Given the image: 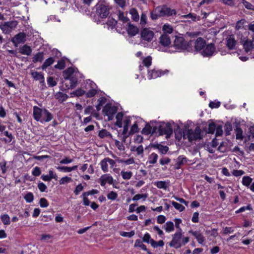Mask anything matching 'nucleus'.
<instances>
[{"instance_id":"obj_44","label":"nucleus","mask_w":254,"mask_h":254,"mask_svg":"<svg viewBox=\"0 0 254 254\" xmlns=\"http://www.w3.org/2000/svg\"><path fill=\"white\" fill-rule=\"evenodd\" d=\"M115 144L116 146L120 151H124L125 150V146L123 143L117 140H115Z\"/></svg>"},{"instance_id":"obj_45","label":"nucleus","mask_w":254,"mask_h":254,"mask_svg":"<svg viewBox=\"0 0 254 254\" xmlns=\"http://www.w3.org/2000/svg\"><path fill=\"white\" fill-rule=\"evenodd\" d=\"M131 151H135L137 155H142L143 153L144 149L142 145H139L137 147H132Z\"/></svg>"},{"instance_id":"obj_55","label":"nucleus","mask_w":254,"mask_h":254,"mask_svg":"<svg viewBox=\"0 0 254 254\" xmlns=\"http://www.w3.org/2000/svg\"><path fill=\"white\" fill-rule=\"evenodd\" d=\"M175 137L178 141H180L182 138H183V132L181 130H176L175 131Z\"/></svg>"},{"instance_id":"obj_59","label":"nucleus","mask_w":254,"mask_h":254,"mask_svg":"<svg viewBox=\"0 0 254 254\" xmlns=\"http://www.w3.org/2000/svg\"><path fill=\"white\" fill-rule=\"evenodd\" d=\"M134 234L135 233L133 231H131V232H120L121 236H122L123 237H128V238H130V237H132L133 236H134Z\"/></svg>"},{"instance_id":"obj_16","label":"nucleus","mask_w":254,"mask_h":254,"mask_svg":"<svg viewBox=\"0 0 254 254\" xmlns=\"http://www.w3.org/2000/svg\"><path fill=\"white\" fill-rule=\"evenodd\" d=\"M113 178L109 174H106L102 175L99 178V182L101 186H105L108 183L112 185L113 183Z\"/></svg>"},{"instance_id":"obj_17","label":"nucleus","mask_w":254,"mask_h":254,"mask_svg":"<svg viewBox=\"0 0 254 254\" xmlns=\"http://www.w3.org/2000/svg\"><path fill=\"white\" fill-rule=\"evenodd\" d=\"M126 30L127 34L131 36H135L139 32L138 28L136 26L131 24L130 22L126 25Z\"/></svg>"},{"instance_id":"obj_31","label":"nucleus","mask_w":254,"mask_h":254,"mask_svg":"<svg viewBox=\"0 0 254 254\" xmlns=\"http://www.w3.org/2000/svg\"><path fill=\"white\" fill-rule=\"evenodd\" d=\"M100 164L101 166V168L104 172H107L109 171V163L108 162V157L105 158L102 160L100 162Z\"/></svg>"},{"instance_id":"obj_53","label":"nucleus","mask_w":254,"mask_h":254,"mask_svg":"<svg viewBox=\"0 0 254 254\" xmlns=\"http://www.w3.org/2000/svg\"><path fill=\"white\" fill-rule=\"evenodd\" d=\"M147 197V196L146 194H137L133 196L132 199L133 201H137L141 198H143L144 200Z\"/></svg>"},{"instance_id":"obj_21","label":"nucleus","mask_w":254,"mask_h":254,"mask_svg":"<svg viewBox=\"0 0 254 254\" xmlns=\"http://www.w3.org/2000/svg\"><path fill=\"white\" fill-rule=\"evenodd\" d=\"M237 44V41L235 40L233 35L230 36L226 41V45L230 50L234 49Z\"/></svg>"},{"instance_id":"obj_58","label":"nucleus","mask_w":254,"mask_h":254,"mask_svg":"<svg viewBox=\"0 0 254 254\" xmlns=\"http://www.w3.org/2000/svg\"><path fill=\"white\" fill-rule=\"evenodd\" d=\"M245 172L242 170H234L232 174L235 177H239L243 175Z\"/></svg>"},{"instance_id":"obj_27","label":"nucleus","mask_w":254,"mask_h":254,"mask_svg":"<svg viewBox=\"0 0 254 254\" xmlns=\"http://www.w3.org/2000/svg\"><path fill=\"white\" fill-rule=\"evenodd\" d=\"M253 179L249 176H245L243 177L242 180V184L243 186L249 188L252 184Z\"/></svg>"},{"instance_id":"obj_4","label":"nucleus","mask_w":254,"mask_h":254,"mask_svg":"<svg viewBox=\"0 0 254 254\" xmlns=\"http://www.w3.org/2000/svg\"><path fill=\"white\" fill-rule=\"evenodd\" d=\"M200 138L201 129L199 127H196L194 130L188 129L183 131V138L188 139L190 142Z\"/></svg>"},{"instance_id":"obj_46","label":"nucleus","mask_w":254,"mask_h":254,"mask_svg":"<svg viewBox=\"0 0 254 254\" xmlns=\"http://www.w3.org/2000/svg\"><path fill=\"white\" fill-rule=\"evenodd\" d=\"M72 181V179L70 177L65 176L62 178L59 181V184L60 185H64Z\"/></svg>"},{"instance_id":"obj_10","label":"nucleus","mask_w":254,"mask_h":254,"mask_svg":"<svg viewBox=\"0 0 254 254\" xmlns=\"http://www.w3.org/2000/svg\"><path fill=\"white\" fill-rule=\"evenodd\" d=\"M140 35L143 40L151 42L154 38V33L150 28H145L141 30Z\"/></svg>"},{"instance_id":"obj_29","label":"nucleus","mask_w":254,"mask_h":254,"mask_svg":"<svg viewBox=\"0 0 254 254\" xmlns=\"http://www.w3.org/2000/svg\"><path fill=\"white\" fill-rule=\"evenodd\" d=\"M129 14L131 16V18L133 21L135 22H137L139 20V15L137 12V10L134 8H132L129 10Z\"/></svg>"},{"instance_id":"obj_19","label":"nucleus","mask_w":254,"mask_h":254,"mask_svg":"<svg viewBox=\"0 0 254 254\" xmlns=\"http://www.w3.org/2000/svg\"><path fill=\"white\" fill-rule=\"evenodd\" d=\"M189 233L191 234L197 240V242L201 245H203L205 241V238L203 235L198 231H193L192 230L190 231Z\"/></svg>"},{"instance_id":"obj_18","label":"nucleus","mask_w":254,"mask_h":254,"mask_svg":"<svg viewBox=\"0 0 254 254\" xmlns=\"http://www.w3.org/2000/svg\"><path fill=\"white\" fill-rule=\"evenodd\" d=\"M86 82L91 86V89H90L89 91L86 92V96L88 98L92 97L94 96L97 93V91L95 89L96 84L90 80H87Z\"/></svg>"},{"instance_id":"obj_8","label":"nucleus","mask_w":254,"mask_h":254,"mask_svg":"<svg viewBox=\"0 0 254 254\" xmlns=\"http://www.w3.org/2000/svg\"><path fill=\"white\" fill-rule=\"evenodd\" d=\"M17 24V21L15 20L4 22L0 24V29L4 34H8L16 28Z\"/></svg>"},{"instance_id":"obj_49","label":"nucleus","mask_w":254,"mask_h":254,"mask_svg":"<svg viewBox=\"0 0 254 254\" xmlns=\"http://www.w3.org/2000/svg\"><path fill=\"white\" fill-rule=\"evenodd\" d=\"M163 31L165 33L170 34L173 31V28L170 25L165 24L163 27Z\"/></svg>"},{"instance_id":"obj_52","label":"nucleus","mask_w":254,"mask_h":254,"mask_svg":"<svg viewBox=\"0 0 254 254\" xmlns=\"http://www.w3.org/2000/svg\"><path fill=\"white\" fill-rule=\"evenodd\" d=\"M117 23V21L113 18H109L107 22V25L111 27L112 28L114 27Z\"/></svg>"},{"instance_id":"obj_63","label":"nucleus","mask_w":254,"mask_h":254,"mask_svg":"<svg viewBox=\"0 0 254 254\" xmlns=\"http://www.w3.org/2000/svg\"><path fill=\"white\" fill-rule=\"evenodd\" d=\"M40 205L42 207H47L49 205V203L47 199L45 198H41L40 199Z\"/></svg>"},{"instance_id":"obj_43","label":"nucleus","mask_w":254,"mask_h":254,"mask_svg":"<svg viewBox=\"0 0 254 254\" xmlns=\"http://www.w3.org/2000/svg\"><path fill=\"white\" fill-rule=\"evenodd\" d=\"M172 204L177 210H178L180 212L184 211L185 209L184 206L175 201H172Z\"/></svg>"},{"instance_id":"obj_54","label":"nucleus","mask_w":254,"mask_h":254,"mask_svg":"<svg viewBox=\"0 0 254 254\" xmlns=\"http://www.w3.org/2000/svg\"><path fill=\"white\" fill-rule=\"evenodd\" d=\"M65 67V62L64 60H61L59 61L57 64L55 65L56 68L62 69Z\"/></svg>"},{"instance_id":"obj_23","label":"nucleus","mask_w":254,"mask_h":254,"mask_svg":"<svg viewBox=\"0 0 254 254\" xmlns=\"http://www.w3.org/2000/svg\"><path fill=\"white\" fill-rule=\"evenodd\" d=\"M157 127H152L149 125H147L142 129V133L145 135L153 134L156 132Z\"/></svg>"},{"instance_id":"obj_42","label":"nucleus","mask_w":254,"mask_h":254,"mask_svg":"<svg viewBox=\"0 0 254 254\" xmlns=\"http://www.w3.org/2000/svg\"><path fill=\"white\" fill-rule=\"evenodd\" d=\"M152 58L150 56L145 58L142 62L144 66L148 67L151 64Z\"/></svg>"},{"instance_id":"obj_20","label":"nucleus","mask_w":254,"mask_h":254,"mask_svg":"<svg viewBox=\"0 0 254 254\" xmlns=\"http://www.w3.org/2000/svg\"><path fill=\"white\" fill-rule=\"evenodd\" d=\"M205 41L201 37L198 38L194 42V48L196 51H200L204 47Z\"/></svg>"},{"instance_id":"obj_62","label":"nucleus","mask_w":254,"mask_h":254,"mask_svg":"<svg viewBox=\"0 0 254 254\" xmlns=\"http://www.w3.org/2000/svg\"><path fill=\"white\" fill-rule=\"evenodd\" d=\"M119 162L122 163H125L126 165H130L134 163V160L133 158H130L127 160H120L119 161Z\"/></svg>"},{"instance_id":"obj_40","label":"nucleus","mask_w":254,"mask_h":254,"mask_svg":"<svg viewBox=\"0 0 254 254\" xmlns=\"http://www.w3.org/2000/svg\"><path fill=\"white\" fill-rule=\"evenodd\" d=\"M150 244L153 248H156L158 246L163 247L164 245V243L162 240H160L157 242L155 241L154 240H151L150 242Z\"/></svg>"},{"instance_id":"obj_11","label":"nucleus","mask_w":254,"mask_h":254,"mask_svg":"<svg viewBox=\"0 0 254 254\" xmlns=\"http://www.w3.org/2000/svg\"><path fill=\"white\" fill-rule=\"evenodd\" d=\"M117 108L110 105H106L103 109V112L105 115L108 116L109 121L112 120L114 118V115L117 112Z\"/></svg>"},{"instance_id":"obj_12","label":"nucleus","mask_w":254,"mask_h":254,"mask_svg":"<svg viewBox=\"0 0 254 254\" xmlns=\"http://www.w3.org/2000/svg\"><path fill=\"white\" fill-rule=\"evenodd\" d=\"M11 42L14 45L17 47L18 44L24 43L26 41V34L23 32H20L14 36L11 39Z\"/></svg>"},{"instance_id":"obj_32","label":"nucleus","mask_w":254,"mask_h":254,"mask_svg":"<svg viewBox=\"0 0 254 254\" xmlns=\"http://www.w3.org/2000/svg\"><path fill=\"white\" fill-rule=\"evenodd\" d=\"M164 228L166 232H172L174 230V223L172 221H167L164 226Z\"/></svg>"},{"instance_id":"obj_13","label":"nucleus","mask_w":254,"mask_h":254,"mask_svg":"<svg viewBox=\"0 0 254 254\" xmlns=\"http://www.w3.org/2000/svg\"><path fill=\"white\" fill-rule=\"evenodd\" d=\"M204 49L201 51V54L203 57H209L214 53L215 47L214 44L210 43L203 48Z\"/></svg>"},{"instance_id":"obj_33","label":"nucleus","mask_w":254,"mask_h":254,"mask_svg":"<svg viewBox=\"0 0 254 254\" xmlns=\"http://www.w3.org/2000/svg\"><path fill=\"white\" fill-rule=\"evenodd\" d=\"M54 61L55 59L53 57L46 59L41 66L42 69L43 70L46 69L48 66L52 64Z\"/></svg>"},{"instance_id":"obj_64","label":"nucleus","mask_w":254,"mask_h":254,"mask_svg":"<svg viewBox=\"0 0 254 254\" xmlns=\"http://www.w3.org/2000/svg\"><path fill=\"white\" fill-rule=\"evenodd\" d=\"M151 240H152V239L151 238V236H150V234L148 233H145L142 238V241L144 242L150 244V242H151Z\"/></svg>"},{"instance_id":"obj_26","label":"nucleus","mask_w":254,"mask_h":254,"mask_svg":"<svg viewBox=\"0 0 254 254\" xmlns=\"http://www.w3.org/2000/svg\"><path fill=\"white\" fill-rule=\"evenodd\" d=\"M160 43L164 46H167L171 44L169 37L167 34L162 35L160 38Z\"/></svg>"},{"instance_id":"obj_56","label":"nucleus","mask_w":254,"mask_h":254,"mask_svg":"<svg viewBox=\"0 0 254 254\" xmlns=\"http://www.w3.org/2000/svg\"><path fill=\"white\" fill-rule=\"evenodd\" d=\"M24 199L26 202L30 203L33 201L34 196L31 192H28L24 196Z\"/></svg>"},{"instance_id":"obj_5","label":"nucleus","mask_w":254,"mask_h":254,"mask_svg":"<svg viewBox=\"0 0 254 254\" xmlns=\"http://www.w3.org/2000/svg\"><path fill=\"white\" fill-rule=\"evenodd\" d=\"M159 135H166V138H169L173 133L171 125L169 123H161L157 127Z\"/></svg>"},{"instance_id":"obj_7","label":"nucleus","mask_w":254,"mask_h":254,"mask_svg":"<svg viewBox=\"0 0 254 254\" xmlns=\"http://www.w3.org/2000/svg\"><path fill=\"white\" fill-rule=\"evenodd\" d=\"M182 237V230H178L173 235L172 240L170 242L169 246L179 249L182 246L181 239Z\"/></svg>"},{"instance_id":"obj_48","label":"nucleus","mask_w":254,"mask_h":254,"mask_svg":"<svg viewBox=\"0 0 254 254\" xmlns=\"http://www.w3.org/2000/svg\"><path fill=\"white\" fill-rule=\"evenodd\" d=\"M85 93V91L81 89H78L71 93V96H80Z\"/></svg>"},{"instance_id":"obj_3","label":"nucleus","mask_w":254,"mask_h":254,"mask_svg":"<svg viewBox=\"0 0 254 254\" xmlns=\"http://www.w3.org/2000/svg\"><path fill=\"white\" fill-rule=\"evenodd\" d=\"M176 11L174 9H171L165 5L159 6L156 7L150 13L152 19L155 20L159 17L169 16L176 15Z\"/></svg>"},{"instance_id":"obj_14","label":"nucleus","mask_w":254,"mask_h":254,"mask_svg":"<svg viewBox=\"0 0 254 254\" xmlns=\"http://www.w3.org/2000/svg\"><path fill=\"white\" fill-rule=\"evenodd\" d=\"M168 72L169 71L168 70H165L164 71H162L161 70L154 69L148 71L147 74V77L149 79L156 78L158 77H160L163 75L165 74L166 73Z\"/></svg>"},{"instance_id":"obj_28","label":"nucleus","mask_w":254,"mask_h":254,"mask_svg":"<svg viewBox=\"0 0 254 254\" xmlns=\"http://www.w3.org/2000/svg\"><path fill=\"white\" fill-rule=\"evenodd\" d=\"M20 52L22 55L30 56L32 53V49L30 46L24 45L20 48Z\"/></svg>"},{"instance_id":"obj_25","label":"nucleus","mask_w":254,"mask_h":254,"mask_svg":"<svg viewBox=\"0 0 254 254\" xmlns=\"http://www.w3.org/2000/svg\"><path fill=\"white\" fill-rule=\"evenodd\" d=\"M77 168V166L75 165L72 167H67V166H58L57 167V169L61 172H64L65 173L70 172L72 171L75 170Z\"/></svg>"},{"instance_id":"obj_36","label":"nucleus","mask_w":254,"mask_h":254,"mask_svg":"<svg viewBox=\"0 0 254 254\" xmlns=\"http://www.w3.org/2000/svg\"><path fill=\"white\" fill-rule=\"evenodd\" d=\"M117 121L116 125L119 127H122V120L123 119V114L122 113H118L116 117Z\"/></svg>"},{"instance_id":"obj_38","label":"nucleus","mask_w":254,"mask_h":254,"mask_svg":"<svg viewBox=\"0 0 254 254\" xmlns=\"http://www.w3.org/2000/svg\"><path fill=\"white\" fill-rule=\"evenodd\" d=\"M186 162V158L183 156H179L177 160V168H179L183 164Z\"/></svg>"},{"instance_id":"obj_2","label":"nucleus","mask_w":254,"mask_h":254,"mask_svg":"<svg viewBox=\"0 0 254 254\" xmlns=\"http://www.w3.org/2000/svg\"><path fill=\"white\" fill-rule=\"evenodd\" d=\"M33 118L38 122L43 124L53 119V115L46 109H41L37 106L33 107Z\"/></svg>"},{"instance_id":"obj_22","label":"nucleus","mask_w":254,"mask_h":254,"mask_svg":"<svg viewBox=\"0 0 254 254\" xmlns=\"http://www.w3.org/2000/svg\"><path fill=\"white\" fill-rule=\"evenodd\" d=\"M31 75L32 77L35 80H38L40 82V83L43 84L45 82V79L43 74L41 72H39L37 71H32L31 72Z\"/></svg>"},{"instance_id":"obj_35","label":"nucleus","mask_w":254,"mask_h":254,"mask_svg":"<svg viewBox=\"0 0 254 254\" xmlns=\"http://www.w3.org/2000/svg\"><path fill=\"white\" fill-rule=\"evenodd\" d=\"M158 156L155 153H152L148 157V162L149 164H154L157 162Z\"/></svg>"},{"instance_id":"obj_41","label":"nucleus","mask_w":254,"mask_h":254,"mask_svg":"<svg viewBox=\"0 0 254 254\" xmlns=\"http://www.w3.org/2000/svg\"><path fill=\"white\" fill-rule=\"evenodd\" d=\"M107 197L109 200H115L118 197V194L114 191H111L107 194Z\"/></svg>"},{"instance_id":"obj_51","label":"nucleus","mask_w":254,"mask_h":254,"mask_svg":"<svg viewBox=\"0 0 254 254\" xmlns=\"http://www.w3.org/2000/svg\"><path fill=\"white\" fill-rule=\"evenodd\" d=\"M241 3L244 4L245 7L248 9L254 10V6L252 5L249 2L246 1V0H242Z\"/></svg>"},{"instance_id":"obj_15","label":"nucleus","mask_w":254,"mask_h":254,"mask_svg":"<svg viewBox=\"0 0 254 254\" xmlns=\"http://www.w3.org/2000/svg\"><path fill=\"white\" fill-rule=\"evenodd\" d=\"M244 49L246 52L252 51L254 49V42L248 38H244L241 41Z\"/></svg>"},{"instance_id":"obj_9","label":"nucleus","mask_w":254,"mask_h":254,"mask_svg":"<svg viewBox=\"0 0 254 254\" xmlns=\"http://www.w3.org/2000/svg\"><path fill=\"white\" fill-rule=\"evenodd\" d=\"M96 14L101 18H106L109 14V8L103 3H97L95 6Z\"/></svg>"},{"instance_id":"obj_47","label":"nucleus","mask_w":254,"mask_h":254,"mask_svg":"<svg viewBox=\"0 0 254 254\" xmlns=\"http://www.w3.org/2000/svg\"><path fill=\"white\" fill-rule=\"evenodd\" d=\"M236 139H242L243 138V130L242 129L237 127L235 129Z\"/></svg>"},{"instance_id":"obj_24","label":"nucleus","mask_w":254,"mask_h":254,"mask_svg":"<svg viewBox=\"0 0 254 254\" xmlns=\"http://www.w3.org/2000/svg\"><path fill=\"white\" fill-rule=\"evenodd\" d=\"M154 184L158 189L166 190L169 187V182L160 181L154 182Z\"/></svg>"},{"instance_id":"obj_34","label":"nucleus","mask_w":254,"mask_h":254,"mask_svg":"<svg viewBox=\"0 0 254 254\" xmlns=\"http://www.w3.org/2000/svg\"><path fill=\"white\" fill-rule=\"evenodd\" d=\"M118 17L120 20L122 21L123 23L126 24V25L130 22L129 19L127 16H125L124 13L121 11L119 12Z\"/></svg>"},{"instance_id":"obj_1","label":"nucleus","mask_w":254,"mask_h":254,"mask_svg":"<svg viewBox=\"0 0 254 254\" xmlns=\"http://www.w3.org/2000/svg\"><path fill=\"white\" fill-rule=\"evenodd\" d=\"M78 72L76 68L68 67L63 72L64 80L62 82V87L66 90L73 89L77 84Z\"/></svg>"},{"instance_id":"obj_60","label":"nucleus","mask_w":254,"mask_h":254,"mask_svg":"<svg viewBox=\"0 0 254 254\" xmlns=\"http://www.w3.org/2000/svg\"><path fill=\"white\" fill-rule=\"evenodd\" d=\"M215 124L213 123H210L208 125V132L209 133H213L216 128Z\"/></svg>"},{"instance_id":"obj_57","label":"nucleus","mask_w":254,"mask_h":254,"mask_svg":"<svg viewBox=\"0 0 254 254\" xmlns=\"http://www.w3.org/2000/svg\"><path fill=\"white\" fill-rule=\"evenodd\" d=\"M57 98L59 99V100L63 102L65 101L68 98V96L66 94L59 92L58 94H57Z\"/></svg>"},{"instance_id":"obj_6","label":"nucleus","mask_w":254,"mask_h":254,"mask_svg":"<svg viewBox=\"0 0 254 254\" xmlns=\"http://www.w3.org/2000/svg\"><path fill=\"white\" fill-rule=\"evenodd\" d=\"M190 44H191V42L190 43H188L187 41L185 40L183 37H176L174 41V47L178 50H187L189 51V46Z\"/></svg>"},{"instance_id":"obj_61","label":"nucleus","mask_w":254,"mask_h":254,"mask_svg":"<svg viewBox=\"0 0 254 254\" xmlns=\"http://www.w3.org/2000/svg\"><path fill=\"white\" fill-rule=\"evenodd\" d=\"M246 21L244 19H242L241 20L238 21L236 25V28L237 30L241 29L243 28L244 25Z\"/></svg>"},{"instance_id":"obj_50","label":"nucleus","mask_w":254,"mask_h":254,"mask_svg":"<svg viewBox=\"0 0 254 254\" xmlns=\"http://www.w3.org/2000/svg\"><path fill=\"white\" fill-rule=\"evenodd\" d=\"M147 17L144 13L141 14L140 24L142 26H145L147 23Z\"/></svg>"},{"instance_id":"obj_37","label":"nucleus","mask_w":254,"mask_h":254,"mask_svg":"<svg viewBox=\"0 0 254 254\" xmlns=\"http://www.w3.org/2000/svg\"><path fill=\"white\" fill-rule=\"evenodd\" d=\"M121 176L124 180L130 179L132 176V173L131 171H122L121 172Z\"/></svg>"},{"instance_id":"obj_30","label":"nucleus","mask_w":254,"mask_h":254,"mask_svg":"<svg viewBox=\"0 0 254 254\" xmlns=\"http://www.w3.org/2000/svg\"><path fill=\"white\" fill-rule=\"evenodd\" d=\"M44 60V53L43 52H39L34 56L32 58L33 63L42 62Z\"/></svg>"},{"instance_id":"obj_39","label":"nucleus","mask_w":254,"mask_h":254,"mask_svg":"<svg viewBox=\"0 0 254 254\" xmlns=\"http://www.w3.org/2000/svg\"><path fill=\"white\" fill-rule=\"evenodd\" d=\"M1 220L4 225H9L10 223V217L7 214H3L0 216Z\"/></svg>"}]
</instances>
